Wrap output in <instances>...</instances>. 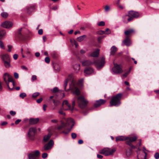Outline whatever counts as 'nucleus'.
I'll return each mask as SVG.
<instances>
[{
    "label": "nucleus",
    "mask_w": 159,
    "mask_h": 159,
    "mask_svg": "<svg viewBox=\"0 0 159 159\" xmlns=\"http://www.w3.org/2000/svg\"><path fill=\"white\" fill-rule=\"evenodd\" d=\"M70 82L71 84L70 85V89L73 93L77 96L80 94V91L79 89L77 88L75 85V82L74 80L72 75H70L68 78L64 82V89L66 91V87L68 82Z\"/></svg>",
    "instance_id": "nucleus-1"
},
{
    "label": "nucleus",
    "mask_w": 159,
    "mask_h": 159,
    "mask_svg": "<svg viewBox=\"0 0 159 159\" xmlns=\"http://www.w3.org/2000/svg\"><path fill=\"white\" fill-rule=\"evenodd\" d=\"M81 62L84 66H88L94 64L98 69L102 68L105 63V59L103 57H102L101 60H95L93 62L89 60H87L82 61Z\"/></svg>",
    "instance_id": "nucleus-2"
},
{
    "label": "nucleus",
    "mask_w": 159,
    "mask_h": 159,
    "mask_svg": "<svg viewBox=\"0 0 159 159\" xmlns=\"http://www.w3.org/2000/svg\"><path fill=\"white\" fill-rule=\"evenodd\" d=\"M122 96V94L119 93L113 96L110 102V106H118L120 105L121 103L120 100Z\"/></svg>",
    "instance_id": "nucleus-3"
},
{
    "label": "nucleus",
    "mask_w": 159,
    "mask_h": 159,
    "mask_svg": "<svg viewBox=\"0 0 159 159\" xmlns=\"http://www.w3.org/2000/svg\"><path fill=\"white\" fill-rule=\"evenodd\" d=\"M77 99L79 106L82 109L84 108L88 103V101L86 100L83 96L78 97Z\"/></svg>",
    "instance_id": "nucleus-4"
},
{
    "label": "nucleus",
    "mask_w": 159,
    "mask_h": 159,
    "mask_svg": "<svg viewBox=\"0 0 159 159\" xmlns=\"http://www.w3.org/2000/svg\"><path fill=\"white\" fill-rule=\"evenodd\" d=\"M3 79L5 83L7 84L9 90H12L14 88V87H13L12 88H10L9 84L10 81H12V77L8 73H6L3 75Z\"/></svg>",
    "instance_id": "nucleus-5"
},
{
    "label": "nucleus",
    "mask_w": 159,
    "mask_h": 159,
    "mask_svg": "<svg viewBox=\"0 0 159 159\" xmlns=\"http://www.w3.org/2000/svg\"><path fill=\"white\" fill-rule=\"evenodd\" d=\"M116 150V149L115 148L110 149L108 148H105L100 150L99 153L107 156L113 154Z\"/></svg>",
    "instance_id": "nucleus-6"
},
{
    "label": "nucleus",
    "mask_w": 159,
    "mask_h": 159,
    "mask_svg": "<svg viewBox=\"0 0 159 159\" xmlns=\"http://www.w3.org/2000/svg\"><path fill=\"white\" fill-rule=\"evenodd\" d=\"M114 66L112 69V73L113 74H118L123 72L122 66L121 65L114 64Z\"/></svg>",
    "instance_id": "nucleus-7"
},
{
    "label": "nucleus",
    "mask_w": 159,
    "mask_h": 159,
    "mask_svg": "<svg viewBox=\"0 0 159 159\" xmlns=\"http://www.w3.org/2000/svg\"><path fill=\"white\" fill-rule=\"evenodd\" d=\"M40 156V152L38 150L34 151L28 155L29 159H39Z\"/></svg>",
    "instance_id": "nucleus-8"
},
{
    "label": "nucleus",
    "mask_w": 159,
    "mask_h": 159,
    "mask_svg": "<svg viewBox=\"0 0 159 159\" xmlns=\"http://www.w3.org/2000/svg\"><path fill=\"white\" fill-rule=\"evenodd\" d=\"M54 143L52 140H50L47 143H46L43 146V149L45 151L50 150L53 147Z\"/></svg>",
    "instance_id": "nucleus-9"
},
{
    "label": "nucleus",
    "mask_w": 159,
    "mask_h": 159,
    "mask_svg": "<svg viewBox=\"0 0 159 159\" xmlns=\"http://www.w3.org/2000/svg\"><path fill=\"white\" fill-rule=\"evenodd\" d=\"M22 30V28L18 29L16 34V37L20 39H23L25 38V34Z\"/></svg>",
    "instance_id": "nucleus-10"
},
{
    "label": "nucleus",
    "mask_w": 159,
    "mask_h": 159,
    "mask_svg": "<svg viewBox=\"0 0 159 159\" xmlns=\"http://www.w3.org/2000/svg\"><path fill=\"white\" fill-rule=\"evenodd\" d=\"M36 131V129L35 127H31L29 129L28 133V137L32 139H33V137L34 136Z\"/></svg>",
    "instance_id": "nucleus-11"
},
{
    "label": "nucleus",
    "mask_w": 159,
    "mask_h": 159,
    "mask_svg": "<svg viewBox=\"0 0 159 159\" xmlns=\"http://www.w3.org/2000/svg\"><path fill=\"white\" fill-rule=\"evenodd\" d=\"M137 139V137L136 136L133 137H130L129 139V140L126 142V143L130 146L132 148H135V146H134L131 144V142H133L136 141Z\"/></svg>",
    "instance_id": "nucleus-12"
},
{
    "label": "nucleus",
    "mask_w": 159,
    "mask_h": 159,
    "mask_svg": "<svg viewBox=\"0 0 159 159\" xmlns=\"http://www.w3.org/2000/svg\"><path fill=\"white\" fill-rule=\"evenodd\" d=\"M106 102L105 100L102 99H100L99 100H97L94 105V107L95 108L98 107L101 105L104 104Z\"/></svg>",
    "instance_id": "nucleus-13"
},
{
    "label": "nucleus",
    "mask_w": 159,
    "mask_h": 159,
    "mask_svg": "<svg viewBox=\"0 0 159 159\" xmlns=\"http://www.w3.org/2000/svg\"><path fill=\"white\" fill-rule=\"evenodd\" d=\"M137 153L138 159H146L147 153L146 152H141L139 154H138V152H137Z\"/></svg>",
    "instance_id": "nucleus-14"
},
{
    "label": "nucleus",
    "mask_w": 159,
    "mask_h": 159,
    "mask_svg": "<svg viewBox=\"0 0 159 159\" xmlns=\"http://www.w3.org/2000/svg\"><path fill=\"white\" fill-rule=\"evenodd\" d=\"M128 17L134 18H137L139 16V13L137 12L133 11H130L128 12Z\"/></svg>",
    "instance_id": "nucleus-15"
},
{
    "label": "nucleus",
    "mask_w": 159,
    "mask_h": 159,
    "mask_svg": "<svg viewBox=\"0 0 159 159\" xmlns=\"http://www.w3.org/2000/svg\"><path fill=\"white\" fill-rule=\"evenodd\" d=\"M66 124L67 127L70 126L71 128L72 129L74 125V122L72 118H68L66 120Z\"/></svg>",
    "instance_id": "nucleus-16"
},
{
    "label": "nucleus",
    "mask_w": 159,
    "mask_h": 159,
    "mask_svg": "<svg viewBox=\"0 0 159 159\" xmlns=\"http://www.w3.org/2000/svg\"><path fill=\"white\" fill-rule=\"evenodd\" d=\"M12 25L11 22L8 21H6L2 24V26L3 27L6 28H9L11 27Z\"/></svg>",
    "instance_id": "nucleus-17"
},
{
    "label": "nucleus",
    "mask_w": 159,
    "mask_h": 159,
    "mask_svg": "<svg viewBox=\"0 0 159 159\" xmlns=\"http://www.w3.org/2000/svg\"><path fill=\"white\" fill-rule=\"evenodd\" d=\"M99 50L98 49H97L95 51L89 53L88 55V56L89 57H97L99 55Z\"/></svg>",
    "instance_id": "nucleus-18"
},
{
    "label": "nucleus",
    "mask_w": 159,
    "mask_h": 159,
    "mask_svg": "<svg viewBox=\"0 0 159 159\" xmlns=\"http://www.w3.org/2000/svg\"><path fill=\"white\" fill-rule=\"evenodd\" d=\"M85 75L87 76L88 75H90L93 73L94 72L93 68L90 67L87 68L84 70V71Z\"/></svg>",
    "instance_id": "nucleus-19"
},
{
    "label": "nucleus",
    "mask_w": 159,
    "mask_h": 159,
    "mask_svg": "<svg viewBox=\"0 0 159 159\" xmlns=\"http://www.w3.org/2000/svg\"><path fill=\"white\" fill-rule=\"evenodd\" d=\"M128 15L122 16V21L125 23H127L133 20V17H128Z\"/></svg>",
    "instance_id": "nucleus-20"
},
{
    "label": "nucleus",
    "mask_w": 159,
    "mask_h": 159,
    "mask_svg": "<svg viewBox=\"0 0 159 159\" xmlns=\"http://www.w3.org/2000/svg\"><path fill=\"white\" fill-rule=\"evenodd\" d=\"M39 121V118H31L29 120V123L30 125H34L37 124Z\"/></svg>",
    "instance_id": "nucleus-21"
},
{
    "label": "nucleus",
    "mask_w": 159,
    "mask_h": 159,
    "mask_svg": "<svg viewBox=\"0 0 159 159\" xmlns=\"http://www.w3.org/2000/svg\"><path fill=\"white\" fill-rule=\"evenodd\" d=\"M130 138V137H126L124 136H119L116 137V142H118V141H123L126 140L128 141L129 139Z\"/></svg>",
    "instance_id": "nucleus-22"
},
{
    "label": "nucleus",
    "mask_w": 159,
    "mask_h": 159,
    "mask_svg": "<svg viewBox=\"0 0 159 159\" xmlns=\"http://www.w3.org/2000/svg\"><path fill=\"white\" fill-rule=\"evenodd\" d=\"M35 8V5H30L27 7V12L28 13H30L33 12Z\"/></svg>",
    "instance_id": "nucleus-23"
},
{
    "label": "nucleus",
    "mask_w": 159,
    "mask_h": 159,
    "mask_svg": "<svg viewBox=\"0 0 159 159\" xmlns=\"http://www.w3.org/2000/svg\"><path fill=\"white\" fill-rule=\"evenodd\" d=\"M1 58L3 62L10 60L9 56L7 54H4L1 55Z\"/></svg>",
    "instance_id": "nucleus-24"
},
{
    "label": "nucleus",
    "mask_w": 159,
    "mask_h": 159,
    "mask_svg": "<svg viewBox=\"0 0 159 159\" xmlns=\"http://www.w3.org/2000/svg\"><path fill=\"white\" fill-rule=\"evenodd\" d=\"M117 50V48L115 46H113L110 49V55H113Z\"/></svg>",
    "instance_id": "nucleus-25"
},
{
    "label": "nucleus",
    "mask_w": 159,
    "mask_h": 159,
    "mask_svg": "<svg viewBox=\"0 0 159 159\" xmlns=\"http://www.w3.org/2000/svg\"><path fill=\"white\" fill-rule=\"evenodd\" d=\"M73 68L75 72L78 73L80 69V65L79 64H75L74 65Z\"/></svg>",
    "instance_id": "nucleus-26"
},
{
    "label": "nucleus",
    "mask_w": 159,
    "mask_h": 159,
    "mask_svg": "<svg viewBox=\"0 0 159 159\" xmlns=\"http://www.w3.org/2000/svg\"><path fill=\"white\" fill-rule=\"evenodd\" d=\"M134 32V30L131 29L130 30H125V34L127 36H128L131 34H132Z\"/></svg>",
    "instance_id": "nucleus-27"
},
{
    "label": "nucleus",
    "mask_w": 159,
    "mask_h": 159,
    "mask_svg": "<svg viewBox=\"0 0 159 159\" xmlns=\"http://www.w3.org/2000/svg\"><path fill=\"white\" fill-rule=\"evenodd\" d=\"M61 125L57 128V129L58 130H60L66 127H67L66 124V123H64L62 121H61Z\"/></svg>",
    "instance_id": "nucleus-28"
},
{
    "label": "nucleus",
    "mask_w": 159,
    "mask_h": 159,
    "mask_svg": "<svg viewBox=\"0 0 159 159\" xmlns=\"http://www.w3.org/2000/svg\"><path fill=\"white\" fill-rule=\"evenodd\" d=\"M86 37V35H84L78 37L77 40L79 42H81L83 41Z\"/></svg>",
    "instance_id": "nucleus-29"
},
{
    "label": "nucleus",
    "mask_w": 159,
    "mask_h": 159,
    "mask_svg": "<svg viewBox=\"0 0 159 159\" xmlns=\"http://www.w3.org/2000/svg\"><path fill=\"white\" fill-rule=\"evenodd\" d=\"M51 136V134L49 133L48 135H45L43 138V141L45 142H46L48 141L50 139Z\"/></svg>",
    "instance_id": "nucleus-30"
},
{
    "label": "nucleus",
    "mask_w": 159,
    "mask_h": 159,
    "mask_svg": "<svg viewBox=\"0 0 159 159\" xmlns=\"http://www.w3.org/2000/svg\"><path fill=\"white\" fill-rule=\"evenodd\" d=\"M53 102L54 105L55 106H58L61 103L60 101L57 99L56 98L52 100Z\"/></svg>",
    "instance_id": "nucleus-31"
},
{
    "label": "nucleus",
    "mask_w": 159,
    "mask_h": 159,
    "mask_svg": "<svg viewBox=\"0 0 159 159\" xmlns=\"http://www.w3.org/2000/svg\"><path fill=\"white\" fill-rule=\"evenodd\" d=\"M123 43L126 45L127 46H129L131 44V42L130 40L128 39H125L123 42Z\"/></svg>",
    "instance_id": "nucleus-32"
},
{
    "label": "nucleus",
    "mask_w": 159,
    "mask_h": 159,
    "mask_svg": "<svg viewBox=\"0 0 159 159\" xmlns=\"http://www.w3.org/2000/svg\"><path fill=\"white\" fill-rule=\"evenodd\" d=\"M6 34V32L4 30H1L0 31V39L4 37Z\"/></svg>",
    "instance_id": "nucleus-33"
},
{
    "label": "nucleus",
    "mask_w": 159,
    "mask_h": 159,
    "mask_svg": "<svg viewBox=\"0 0 159 159\" xmlns=\"http://www.w3.org/2000/svg\"><path fill=\"white\" fill-rule=\"evenodd\" d=\"M63 103L66 104L67 107H68L69 108L68 110H70L71 112L73 111V109H71V105L69 104L68 103V101L66 100H64L63 102Z\"/></svg>",
    "instance_id": "nucleus-34"
},
{
    "label": "nucleus",
    "mask_w": 159,
    "mask_h": 159,
    "mask_svg": "<svg viewBox=\"0 0 159 159\" xmlns=\"http://www.w3.org/2000/svg\"><path fill=\"white\" fill-rule=\"evenodd\" d=\"M5 66L6 68H9L10 66V60L9 61H3Z\"/></svg>",
    "instance_id": "nucleus-35"
},
{
    "label": "nucleus",
    "mask_w": 159,
    "mask_h": 159,
    "mask_svg": "<svg viewBox=\"0 0 159 159\" xmlns=\"http://www.w3.org/2000/svg\"><path fill=\"white\" fill-rule=\"evenodd\" d=\"M62 110H64L65 111H66V110H68V109H62V108H61L60 109V110H59V111H58L59 113L60 114L63 115V116H65V112H64Z\"/></svg>",
    "instance_id": "nucleus-36"
},
{
    "label": "nucleus",
    "mask_w": 159,
    "mask_h": 159,
    "mask_svg": "<svg viewBox=\"0 0 159 159\" xmlns=\"http://www.w3.org/2000/svg\"><path fill=\"white\" fill-rule=\"evenodd\" d=\"M51 91L52 93H56L59 92V90L57 87H55L53 89H51Z\"/></svg>",
    "instance_id": "nucleus-37"
},
{
    "label": "nucleus",
    "mask_w": 159,
    "mask_h": 159,
    "mask_svg": "<svg viewBox=\"0 0 159 159\" xmlns=\"http://www.w3.org/2000/svg\"><path fill=\"white\" fill-rule=\"evenodd\" d=\"M1 15L2 17L3 18H6L8 16V14L6 12H3L1 13Z\"/></svg>",
    "instance_id": "nucleus-38"
},
{
    "label": "nucleus",
    "mask_w": 159,
    "mask_h": 159,
    "mask_svg": "<svg viewBox=\"0 0 159 159\" xmlns=\"http://www.w3.org/2000/svg\"><path fill=\"white\" fill-rule=\"evenodd\" d=\"M76 98H73L72 100V107H71V109H73V110L74 107L75 105V102L76 100Z\"/></svg>",
    "instance_id": "nucleus-39"
},
{
    "label": "nucleus",
    "mask_w": 159,
    "mask_h": 159,
    "mask_svg": "<svg viewBox=\"0 0 159 159\" xmlns=\"http://www.w3.org/2000/svg\"><path fill=\"white\" fill-rule=\"evenodd\" d=\"M132 153V149H129L126 151V154L127 156H130Z\"/></svg>",
    "instance_id": "nucleus-40"
},
{
    "label": "nucleus",
    "mask_w": 159,
    "mask_h": 159,
    "mask_svg": "<svg viewBox=\"0 0 159 159\" xmlns=\"http://www.w3.org/2000/svg\"><path fill=\"white\" fill-rule=\"evenodd\" d=\"M71 129L70 128L66 130H65L63 131L62 133L65 134H67L69 133V132L71 130Z\"/></svg>",
    "instance_id": "nucleus-41"
},
{
    "label": "nucleus",
    "mask_w": 159,
    "mask_h": 159,
    "mask_svg": "<svg viewBox=\"0 0 159 159\" xmlns=\"http://www.w3.org/2000/svg\"><path fill=\"white\" fill-rule=\"evenodd\" d=\"M20 97L22 98H24L26 96V94L25 93H22L20 94Z\"/></svg>",
    "instance_id": "nucleus-42"
},
{
    "label": "nucleus",
    "mask_w": 159,
    "mask_h": 159,
    "mask_svg": "<svg viewBox=\"0 0 159 159\" xmlns=\"http://www.w3.org/2000/svg\"><path fill=\"white\" fill-rule=\"evenodd\" d=\"M40 93L39 92H36L34 93L32 95V97L33 98H36L39 95Z\"/></svg>",
    "instance_id": "nucleus-43"
},
{
    "label": "nucleus",
    "mask_w": 159,
    "mask_h": 159,
    "mask_svg": "<svg viewBox=\"0 0 159 159\" xmlns=\"http://www.w3.org/2000/svg\"><path fill=\"white\" fill-rule=\"evenodd\" d=\"M97 25L99 26H103L105 25V23L104 21H101L98 23Z\"/></svg>",
    "instance_id": "nucleus-44"
},
{
    "label": "nucleus",
    "mask_w": 159,
    "mask_h": 159,
    "mask_svg": "<svg viewBox=\"0 0 159 159\" xmlns=\"http://www.w3.org/2000/svg\"><path fill=\"white\" fill-rule=\"evenodd\" d=\"M0 47L2 49H5V47L4 44L1 40L0 41Z\"/></svg>",
    "instance_id": "nucleus-45"
},
{
    "label": "nucleus",
    "mask_w": 159,
    "mask_h": 159,
    "mask_svg": "<svg viewBox=\"0 0 159 159\" xmlns=\"http://www.w3.org/2000/svg\"><path fill=\"white\" fill-rule=\"evenodd\" d=\"M48 155L46 153H44L42 154V157L43 158L45 159L47 157Z\"/></svg>",
    "instance_id": "nucleus-46"
},
{
    "label": "nucleus",
    "mask_w": 159,
    "mask_h": 159,
    "mask_svg": "<svg viewBox=\"0 0 159 159\" xmlns=\"http://www.w3.org/2000/svg\"><path fill=\"white\" fill-rule=\"evenodd\" d=\"M71 137L72 139H75L77 137L76 134L74 133H72L71 134Z\"/></svg>",
    "instance_id": "nucleus-47"
},
{
    "label": "nucleus",
    "mask_w": 159,
    "mask_h": 159,
    "mask_svg": "<svg viewBox=\"0 0 159 159\" xmlns=\"http://www.w3.org/2000/svg\"><path fill=\"white\" fill-rule=\"evenodd\" d=\"M154 157L156 159H158L159 158V153L156 152L154 156Z\"/></svg>",
    "instance_id": "nucleus-48"
},
{
    "label": "nucleus",
    "mask_w": 159,
    "mask_h": 159,
    "mask_svg": "<svg viewBox=\"0 0 159 159\" xmlns=\"http://www.w3.org/2000/svg\"><path fill=\"white\" fill-rule=\"evenodd\" d=\"M52 57L54 58H56L58 56L56 53L53 52L52 54Z\"/></svg>",
    "instance_id": "nucleus-49"
},
{
    "label": "nucleus",
    "mask_w": 159,
    "mask_h": 159,
    "mask_svg": "<svg viewBox=\"0 0 159 159\" xmlns=\"http://www.w3.org/2000/svg\"><path fill=\"white\" fill-rule=\"evenodd\" d=\"M50 58L48 57H46L45 59V62L47 63H49L50 62Z\"/></svg>",
    "instance_id": "nucleus-50"
},
{
    "label": "nucleus",
    "mask_w": 159,
    "mask_h": 159,
    "mask_svg": "<svg viewBox=\"0 0 159 159\" xmlns=\"http://www.w3.org/2000/svg\"><path fill=\"white\" fill-rule=\"evenodd\" d=\"M130 70H131V69L130 68L129 70L128 71V72L125 73V74H124L123 75V77H126L128 75V74L129 73Z\"/></svg>",
    "instance_id": "nucleus-51"
},
{
    "label": "nucleus",
    "mask_w": 159,
    "mask_h": 159,
    "mask_svg": "<svg viewBox=\"0 0 159 159\" xmlns=\"http://www.w3.org/2000/svg\"><path fill=\"white\" fill-rule=\"evenodd\" d=\"M110 10V7L108 6H106L105 7V10L106 12H108Z\"/></svg>",
    "instance_id": "nucleus-52"
},
{
    "label": "nucleus",
    "mask_w": 159,
    "mask_h": 159,
    "mask_svg": "<svg viewBox=\"0 0 159 159\" xmlns=\"http://www.w3.org/2000/svg\"><path fill=\"white\" fill-rule=\"evenodd\" d=\"M105 31L106 32V34H108L111 33V31L108 28H107L106 29Z\"/></svg>",
    "instance_id": "nucleus-53"
},
{
    "label": "nucleus",
    "mask_w": 159,
    "mask_h": 159,
    "mask_svg": "<svg viewBox=\"0 0 159 159\" xmlns=\"http://www.w3.org/2000/svg\"><path fill=\"white\" fill-rule=\"evenodd\" d=\"M14 76L15 78L17 79L19 77V75L16 72H15L14 73Z\"/></svg>",
    "instance_id": "nucleus-54"
},
{
    "label": "nucleus",
    "mask_w": 159,
    "mask_h": 159,
    "mask_svg": "<svg viewBox=\"0 0 159 159\" xmlns=\"http://www.w3.org/2000/svg\"><path fill=\"white\" fill-rule=\"evenodd\" d=\"M37 79V76L35 75H33L32 76L31 79L32 81L36 80Z\"/></svg>",
    "instance_id": "nucleus-55"
},
{
    "label": "nucleus",
    "mask_w": 159,
    "mask_h": 159,
    "mask_svg": "<svg viewBox=\"0 0 159 159\" xmlns=\"http://www.w3.org/2000/svg\"><path fill=\"white\" fill-rule=\"evenodd\" d=\"M10 113L11 115H12V116H14L16 114V112L15 111H11L10 112Z\"/></svg>",
    "instance_id": "nucleus-56"
},
{
    "label": "nucleus",
    "mask_w": 159,
    "mask_h": 159,
    "mask_svg": "<svg viewBox=\"0 0 159 159\" xmlns=\"http://www.w3.org/2000/svg\"><path fill=\"white\" fill-rule=\"evenodd\" d=\"M38 34L40 35H41L43 34V30L42 29H40L38 30Z\"/></svg>",
    "instance_id": "nucleus-57"
},
{
    "label": "nucleus",
    "mask_w": 159,
    "mask_h": 159,
    "mask_svg": "<svg viewBox=\"0 0 159 159\" xmlns=\"http://www.w3.org/2000/svg\"><path fill=\"white\" fill-rule=\"evenodd\" d=\"M105 36H101L98 37V41L99 42L100 40L103 39Z\"/></svg>",
    "instance_id": "nucleus-58"
},
{
    "label": "nucleus",
    "mask_w": 159,
    "mask_h": 159,
    "mask_svg": "<svg viewBox=\"0 0 159 159\" xmlns=\"http://www.w3.org/2000/svg\"><path fill=\"white\" fill-rule=\"evenodd\" d=\"M13 58L15 60H16L17 58H18V55L17 54H15L13 55Z\"/></svg>",
    "instance_id": "nucleus-59"
},
{
    "label": "nucleus",
    "mask_w": 159,
    "mask_h": 159,
    "mask_svg": "<svg viewBox=\"0 0 159 159\" xmlns=\"http://www.w3.org/2000/svg\"><path fill=\"white\" fill-rule=\"evenodd\" d=\"M21 68L24 70H28V68L27 67H26L25 66H21Z\"/></svg>",
    "instance_id": "nucleus-60"
},
{
    "label": "nucleus",
    "mask_w": 159,
    "mask_h": 159,
    "mask_svg": "<svg viewBox=\"0 0 159 159\" xmlns=\"http://www.w3.org/2000/svg\"><path fill=\"white\" fill-rule=\"evenodd\" d=\"M21 121L20 119H17L15 122V124L16 125L18 124Z\"/></svg>",
    "instance_id": "nucleus-61"
},
{
    "label": "nucleus",
    "mask_w": 159,
    "mask_h": 159,
    "mask_svg": "<svg viewBox=\"0 0 159 159\" xmlns=\"http://www.w3.org/2000/svg\"><path fill=\"white\" fill-rule=\"evenodd\" d=\"M80 53L81 54H83L85 53V51L83 49H81L80 51Z\"/></svg>",
    "instance_id": "nucleus-62"
},
{
    "label": "nucleus",
    "mask_w": 159,
    "mask_h": 159,
    "mask_svg": "<svg viewBox=\"0 0 159 159\" xmlns=\"http://www.w3.org/2000/svg\"><path fill=\"white\" fill-rule=\"evenodd\" d=\"M8 51L9 52H10L11 51V49L12 48V47L11 46L9 45L8 46Z\"/></svg>",
    "instance_id": "nucleus-63"
},
{
    "label": "nucleus",
    "mask_w": 159,
    "mask_h": 159,
    "mask_svg": "<svg viewBox=\"0 0 159 159\" xmlns=\"http://www.w3.org/2000/svg\"><path fill=\"white\" fill-rule=\"evenodd\" d=\"M42 98H41L38 100H37V102L38 103H40L42 101Z\"/></svg>",
    "instance_id": "nucleus-64"
}]
</instances>
